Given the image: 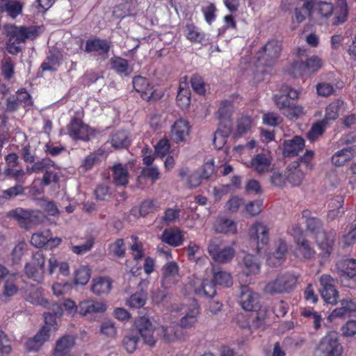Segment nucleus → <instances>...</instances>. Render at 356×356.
Returning <instances> with one entry per match:
<instances>
[{"mask_svg":"<svg viewBox=\"0 0 356 356\" xmlns=\"http://www.w3.org/2000/svg\"><path fill=\"white\" fill-rule=\"evenodd\" d=\"M57 268L60 275L67 277L70 275L68 262L59 261L55 254H51L49 258L46 260L43 252L37 251L32 254L31 261L26 263L24 273L29 278L40 282L44 280L45 272L49 275H53Z\"/></svg>","mask_w":356,"mask_h":356,"instance_id":"1","label":"nucleus"},{"mask_svg":"<svg viewBox=\"0 0 356 356\" xmlns=\"http://www.w3.org/2000/svg\"><path fill=\"white\" fill-rule=\"evenodd\" d=\"M134 325L144 342L149 346L154 345L157 337H162L166 341H172L179 337L175 330V326L156 327L145 316L136 319Z\"/></svg>","mask_w":356,"mask_h":356,"instance_id":"2","label":"nucleus"},{"mask_svg":"<svg viewBox=\"0 0 356 356\" xmlns=\"http://www.w3.org/2000/svg\"><path fill=\"white\" fill-rule=\"evenodd\" d=\"M184 316L179 320V326L184 328L191 327L198 321L200 307L198 303L193 300L188 306L181 303H173L168 309L166 318L172 323H177L180 315Z\"/></svg>","mask_w":356,"mask_h":356,"instance_id":"3","label":"nucleus"},{"mask_svg":"<svg viewBox=\"0 0 356 356\" xmlns=\"http://www.w3.org/2000/svg\"><path fill=\"white\" fill-rule=\"evenodd\" d=\"M309 211H304L302 218H307L306 220L307 229L314 235L316 242L321 250L320 254L323 258L326 259L329 257L332 251L334 237L331 234H325L321 229L320 220L316 218H309Z\"/></svg>","mask_w":356,"mask_h":356,"instance_id":"4","label":"nucleus"},{"mask_svg":"<svg viewBox=\"0 0 356 356\" xmlns=\"http://www.w3.org/2000/svg\"><path fill=\"white\" fill-rule=\"evenodd\" d=\"M6 32L9 37L6 49L11 54H17L21 50L19 44L24 42L26 39L35 38L38 35L39 28L17 26L12 24L6 26Z\"/></svg>","mask_w":356,"mask_h":356,"instance_id":"5","label":"nucleus"},{"mask_svg":"<svg viewBox=\"0 0 356 356\" xmlns=\"http://www.w3.org/2000/svg\"><path fill=\"white\" fill-rule=\"evenodd\" d=\"M343 347L339 343L336 334L329 332L318 342L314 356H341Z\"/></svg>","mask_w":356,"mask_h":356,"instance_id":"6","label":"nucleus"},{"mask_svg":"<svg viewBox=\"0 0 356 356\" xmlns=\"http://www.w3.org/2000/svg\"><path fill=\"white\" fill-rule=\"evenodd\" d=\"M296 282L297 277L293 273L280 275L266 284L264 291L270 294L289 292L294 287Z\"/></svg>","mask_w":356,"mask_h":356,"instance_id":"7","label":"nucleus"},{"mask_svg":"<svg viewBox=\"0 0 356 356\" xmlns=\"http://www.w3.org/2000/svg\"><path fill=\"white\" fill-rule=\"evenodd\" d=\"M323 66V60L317 56H312L305 62H295L290 73L294 76H311L316 73Z\"/></svg>","mask_w":356,"mask_h":356,"instance_id":"8","label":"nucleus"},{"mask_svg":"<svg viewBox=\"0 0 356 356\" xmlns=\"http://www.w3.org/2000/svg\"><path fill=\"white\" fill-rule=\"evenodd\" d=\"M319 13L325 17H328L332 13H334V24H339L344 22L348 16V3L346 0H338L334 8L331 3L321 2L318 5Z\"/></svg>","mask_w":356,"mask_h":356,"instance_id":"9","label":"nucleus"},{"mask_svg":"<svg viewBox=\"0 0 356 356\" xmlns=\"http://www.w3.org/2000/svg\"><path fill=\"white\" fill-rule=\"evenodd\" d=\"M250 241L254 243L258 253L264 248L269 242V228L264 223L257 221L249 228Z\"/></svg>","mask_w":356,"mask_h":356,"instance_id":"10","label":"nucleus"},{"mask_svg":"<svg viewBox=\"0 0 356 356\" xmlns=\"http://www.w3.org/2000/svg\"><path fill=\"white\" fill-rule=\"evenodd\" d=\"M8 216L18 221L20 225L29 229L42 221V214L39 211H27L21 208L10 211Z\"/></svg>","mask_w":356,"mask_h":356,"instance_id":"11","label":"nucleus"},{"mask_svg":"<svg viewBox=\"0 0 356 356\" xmlns=\"http://www.w3.org/2000/svg\"><path fill=\"white\" fill-rule=\"evenodd\" d=\"M208 251L212 259L220 264L230 262L235 255V249L232 246L220 248L218 238L212 239L208 246Z\"/></svg>","mask_w":356,"mask_h":356,"instance_id":"12","label":"nucleus"},{"mask_svg":"<svg viewBox=\"0 0 356 356\" xmlns=\"http://www.w3.org/2000/svg\"><path fill=\"white\" fill-rule=\"evenodd\" d=\"M133 86L135 90L140 94L143 99L150 101L157 100L162 96V91L158 86H152L145 78L138 76L134 79Z\"/></svg>","mask_w":356,"mask_h":356,"instance_id":"13","label":"nucleus"},{"mask_svg":"<svg viewBox=\"0 0 356 356\" xmlns=\"http://www.w3.org/2000/svg\"><path fill=\"white\" fill-rule=\"evenodd\" d=\"M274 101L277 108L289 119H294L305 114L304 107L299 104H291L286 97L275 95Z\"/></svg>","mask_w":356,"mask_h":356,"instance_id":"14","label":"nucleus"},{"mask_svg":"<svg viewBox=\"0 0 356 356\" xmlns=\"http://www.w3.org/2000/svg\"><path fill=\"white\" fill-rule=\"evenodd\" d=\"M282 48L280 42L276 40L268 42L257 54L258 62L261 65H270L277 58Z\"/></svg>","mask_w":356,"mask_h":356,"instance_id":"15","label":"nucleus"},{"mask_svg":"<svg viewBox=\"0 0 356 356\" xmlns=\"http://www.w3.org/2000/svg\"><path fill=\"white\" fill-rule=\"evenodd\" d=\"M188 287L192 288L194 293L202 298H211L216 294V285L209 278L194 277L188 283Z\"/></svg>","mask_w":356,"mask_h":356,"instance_id":"16","label":"nucleus"},{"mask_svg":"<svg viewBox=\"0 0 356 356\" xmlns=\"http://www.w3.org/2000/svg\"><path fill=\"white\" fill-rule=\"evenodd\" d=\"M238 266L242 275L245 276L248 280L246 282L251 281V277L257 275L261 270V263L258 259L251 254H247L243 259L238 263Z\"/></svg>","mask_w":356,"mask_h":356,"instance_id":"17","label":"nucleus"},{"mask_svg":"<svg viewBox=\"0 0 356 356\" xmlns=\"http://www.w3.org/2000/svg\"><path fill=\"white\" fill-rule=\"evenodd\" d=\"M107 309L105 302L95 299H87L79 302L78 313L81 316L90 317L94 314L104 313Z\"/></svg>","mask_w":356,"mask_h":356,"instance_id":"18","label":"nucleus"},{"mask_svg":"<svg viewBox=\"0 0 356 356\" xmlns=\"http://www.w3.org/2000/svg\"><path fill=\"white\" fill-rule=\"evenodd\" d=\"M321 285V295L324 301L332 305L337 303L339 293L333 283L334 280L329 275H323L320 277Z\"/></svg>","mask_w":356,"mask_h":356,"instance_id":"19","label":"nucleus"},{"mask_svg":"<svg viewBox=\"0 0 356 356\" xmlns=\"http://www.w3.org/2000/svg\"><path fill=\"white\" fill-rule=\"evenodd\" d=\"M239 304L247 311H256L259 307V296L247 286L241 288Z\"/></svg>","mask_w":356,"mask_h":356,"instance_id":"20","label":"nucleus"},{"mask_svg":"<svg viewBox=\"0 0 356 356\" xmlns=\"http://www.w3.org/2000/svg\"><path fill=\"white\" fill-rule=\"evenodd\" d=\"M354 312H356V301L346 297L340 300L339 307L332 311L327 316V320L333 322L338 318H344Z\"/></svg>","mask_w":356,"mask_h":356,"instance_id":"21","label":"nucleus"},{"mask_svg":"<svg viewBox=\"0 0 356 356\" xmlns=\"http://www.w3.org/2000/svg\"><path fill=\"white\" fill-rule=\"evenodd\" d=\"M191 133L189 122L184 118L177 120L171 127V137L176 143L185 142Z\"/></svg>","mask_w":356,"mask_h":356,"instance_id":"22","label":"nucleus"},{"mask_svg":"<svg viewBox=\"0 0 356 356\" xmlns=\"http://www.w3.org/2000/svg\"><path fill=\"white\" fill-rule=\"evenodd\" d=\"M52 312L44 313V325L42 327H45L52 334H55L58 329L57 318L63 315V309L60 305L56 303L50 305Z\"/></svg>","mask_w":356,"mask_h":356,"instance_id":"23","label":"nucleus"},{"mask_svg":"<svg viewBox=\"0 0 356 356\" xmlns=\"http://www.w3.org/2000/svg\"><path fill=\"white\" fill-rule=\"evenodd\" d=\"M44 289L38 286L31 285L25 291L24 298L26 301L35 305L49 308L50 302L43 296Z\"/></svg>","mask_w":356,"mask_h":356,"instance_id":"24","label":"nucleus"},{"mask_svg":"<svg viewBox=\"0 0 356 356\" xmlns=\"http://www.w3.org/2000/svg\"><path fill=\"white\" fill-rule=\"evenodd\" d=\"M179 266L175 261L168 262L163 268L162 285L165 288H169L179 282Z\"/></svg>","mask_w":356,"mask_h":356,"instance_id":"25","label":"nucleus"},{"mask_svg":"<svg viewBox=\"0 0 356 356\" xmlns=\"http://www.w3.org/2000/svg\"><path fill=\"white\" fill-rule=\"evenodd\" d=\"M68 133L71 138L74 140H88L92 134L91 129L88 125L84 124L79 120L74 119L68 126Z\"/></svg>","mask_w":356,"mask_h":356,"instance_id":"26","label":"nucleus"},{"mask_svg":"<svg viewBox=\"0 0 356 356\" xmlns=\"http://www.w3.org/2000/svg\"><path fill=\"white\" fill-rule=\"evenodd\" d=\"M245 165L247 167L253 169L257 173L263 174L270 170L271 158L264 154H258Z\"/></svg>","mask_w":356,"mask_h":356,"instance_id":"27","label":"nucleus"},{"mask_svg":"<svg viewBox=\"0 0 356 356\" xmlns=\"http://www.w3.org/2000/svg\"><path fill=\"white\" fill-rule=\"evenodd\" d=\"M74 338L70 335H65L58 339L55 344L52 356H74L70 353L74 346Z\"/></svg>","mask_w":356,"mask_h":356,"instance_id":"28","label":"nucleus"},{"mask_svg":"<svg viewBox=\"0 0 356 356\" xmlns=\"http://www.w3.org/2000/svg\"><path fill=\"white\" fill-rule=\"evenodd\" d=\"M113 285V280L106 276H99L92 279L91 282V291L97 295L102 296L110 293Z\"/></svg>","mask_w":356,"mask_h":356,"instance_id":"29","label":"nucleus"},{"mask_svg":"<svg viewBox=\"0 0 356 356\" xmlns=\"http://www.w3.org/2000/svg\"><path fill=\"white\" fill-rule=\"evenodd\" d=\"M287 250L286 241L282 238H279L277 241L275 252L269 255L266 259L268 265L273 267L281 265L285 259Z\"/></svg>","mask_w":356,"mask_h":356,"instance_id":"30","label":"nucleus"},{"mask_svg":"<svg viewBox=\"0 0 356 356\" xmlns=\"http://www.w3.org/2000/svg\"><path fill=\"white\" fill-rule=\"evenodd\" d=\"M305 141L300 136H295L293 139L287 140L283 144V154L285 156H292L298 154L303 149Z\"/></svg>","mask_w":356,"mask_h":356,"instance_id":"31","label":"nucleus"},{"mask_svg":"<svg viewBox=\"0 0 356 356\" xmlns=\"http://www.w3.org/2000/svg\"><path fill=\"white\" fill-rule=\"evenodd\" d=\"M23 3L17 0H0V11L6 12L13 19L22 13Z\"/></svg>","mask_w":356,"mask_h":356,"instance_id":"32","label":"nucleus"},{"mask_svg":"<svg viewBox=\"0 0 356 356\" xmlns=\"http://www.w3.org/2000/svg\"><path fill=\"white\" fill-rule=\"evenodd\" d=\"M337 273L350 279L356 277V259H346L337 264Z\"/></svg>","mask_w":356,"mask_h":356,"instance_id":"33","label":"nucleus"},{"mask_svg":"<svg viewBox=\"0 0 356 356\" xmlns=\"http://www.w3.org/2000/svg\"><path fill=\"white\" fill-rule=\"evenodd\" d=\"M184 233L179 229H168L164 230L161 239L165 243L177 247L182 244Z\"/></svg>","mask_w":356,"mask_h":356,"instance_id":"34","label":"nucleus"},{"mask_svg":"<svg viewBox=\"0 0 356 356\" xmlns=\"http://www.w3.org/2000/svg\"><path fill=\"white\" fill-rule=\"evenodd\" d=\"M213 228L216 232L222 234H236L237 223L229 218L220 217L216 219Z\"/></svg>","mask_w":356,"mask_h":356,"instance_id":"35","label":"nucleus"},{"mask_svg":"<svg viewBox=\"0 0 356 356\" xmlns=\"http://www.w3.org/2000/svg\"><path fill=\"white\" fill-rule=\"evenodd\" d=\"M343 110L344 103L343 101L339 99L334 101L325 108V118L322 120H325V123L328 125L329 122L337 119L339 113Z\"/></svg>","mask_w":356,"mask_h":356,"instance_id":"36","label":"nucleus"},{"mask_svg":"<svg viewBox=\"0 0 356 356\" xmlns=\"http://www.w3.org/2000/svg\"><path fill=\"white\" fill-rule=\"evenodd\" d=\"M288 176L289 181L293 186H299L304 177L305 172L301 168V165L299 162H293L288 166Z\"/></svg>","mask_w":356,"mask_h":356,"instance_id":"37","label":"nucleus"},{"mask_svg":"<svg viewBox=\"0 0 356 356\" xmlns=\"http://www.w3.org/2000/svg\"><path fill=\"white\" fill-rule=\"evenodd\" d=\"M301 7L296 8L295 10L293 24L296 22L297 24L302 22L307 17L310 15L311 10L314 4V0H302Z\"/></svg>","mask_w":356,"mask_h":356,"instance_id":"38","label":"nucleus"},{"mask_svg":"<svg viewBox=\"0 0 356 356\" xmlns=\"http://www.w3.org/2000/svg\"><path fill=\"white\" fill-rule=\"evenodd\" d=\"M354 158L352 148H343L335 152L332 157V163L335 166H342Z\"/></svg>","mask_w":356,"mask_h":356,"instance_id":"39","label":"nucleus"},{"mask_svg":"<svg viewBox=\"0 0 356 356\" xmlns=\"http://www.w3.org/2000/svg\"><path fill=\"white\" fill-rule=\"evenodd\" d=\"M223 129L218 128L213 138V145L217 149H221L227 143V138L231 133V127L229 121H225Z\"/></svg>","mask_w":356,"mask_h":356,"instance_id":"40","label":"nucleus"},{"mask_svg":"<svg viewBox=\"0 0 356 356\" xmlns=\"http://www.w3.org/2000/svg\"><path fill=\"white\" fill-rule=\"evenodd\" d=\"M113 179L116 185L124 186L128 184L129 175L127 169L122 164H115L113 168Z\"/></svg>","mask_w":356,"mask_h":356,"instance_id":"41","label":"nucleus"},{"mask_svg":"<svg viewBox=\"0 0 356 356\" xmlns=\"http://www.w3.org/2000/svg\"><path fill=\"white\" fill-rule=\"evenodd\" d=\"M179 177L185 180L190 187L198 186L202 181V175L197 171L191 172L187 168H182L179 171Z\"/></svg>","mask_w":356,"mask_h":356,"instance_id":"42","label":"nucleus"},{"mask_svg":"<svg viewBox=\"0 0 356 356\" xmlns=\"http://www.w3.org/2000/svg\"><path fill=\"white\" fill-rule=\"evenodd\" d=\"M109 50V45L106 40L94 39L86 42L85 51L86 52L96 51L99 54H105Z\"/></svg>","mask_w":356,"mask_h":356,"instance_id":"43","label":"nucleus"},{"mask_svg":"<svg viewBox=\"0 0 356 356\" xmlns=\"http://www.w3.org/2000/svg\"><path fill=\"white\" fill-rule=\"evenodd\" d=\"M301 314L308 319V322L312 324L315 330L321 328L323 318L319 312L314 311L313 309L305 308L302 310Z\"/></svg>","mask_w":356,"mask_h":356,"instance_id":"44","label":"nucleus"},{"mask_svg":"<svg viewBox=\"0 0 356 356\" xmlns=\"http://www.w3.org/2000/svg\"><path fill=\"white\" fill-rule=\"evenodd\" d=\"M91 277V270L86 266H81L74 273V284L75 285H86Z\"/></svg>","mask_w":356,"mask_h":356,"instance_id":"45","label":"nucleus"},{"mask_svg":"<svg viewBox=\"0 0 356 356\" xmlns=\"http://www.w3.org/2000/svg\"><path fill=\"white\" fill-rule=\"evenodd\" d=\"M344 202L343 196L337 195L331 199L328 203V213L330 218L334 219L342 213L341 209Z\"/></svg>","mask_w":356,"mask_h":356,"instance_id":"46","label":"nucleus"},{"mask_svg":"<svg viewBox=\"0 0 356 356\" xmlns=\"http://www.w3.org/2000/svg\"><path fill=\"white\" fill-rule=\"evenodd\" d=\"M111 143L115 149L127 147L130 143L128 133L126 131L115 133L111 137Z\"/></svg>","mask_w":356,"mask_h":356,"instance_id":"47","label":"nucleus"},{"mask_svg":"<svg viewBox=\"0 0 356 356\" xmlns=\"http://www.w3.org/2000/svg\"><path fill=\"white\" fill-rule=\"evenodd\" d=\"M339 243L343 248L352 247L356 243V225H352L348 232L341 235Z\"/></svg>","mask_w":356,"mask_h":356,"instance_id":"48","label":"nucleus"},{"mask_svg":"<svg viewBox=\"0 0 356 356\" xmlns=\"http://www.w3.org/2000/svg\"><path fill=\"white\" fill-rule=\"evenodd\" d=\"M17 277L14 275H8L6 279L3 287V297L9 298L15 296L18 291L16 284Z\"/></svg>","mask_w":356,"mask_h":356,"instance_id":"49","label":"nucleus"},{"mask_svg":"<svg viewBox=\"0 0 356 356\" xmlns=\"http://www.w3.org/2000/svg\"><path fill=\"white\" fill-rule=\"evenodd\" d=\"M253 124V120L249 117H241L237 121L236 127L234 131L235 136H241L243 134L248 133Z\"/></svg>","mask_w":356,"mask_h":356,"instance_id":"50","label":"nucleus"},{"mask_svg":"<svg viewBox=\"0 0 356 356\" xmlns=\"http://www.w3.org/2000/svg\"><path fill=\"white\" fill-rule=\"evenodd\" d=\"M213 280L216 284L225 287H229L232 285V277L230 273L223 270H213Z\"/></svg>","mask_w":356,"mask_h":356,"instance_id":"51","label":"nucleus"},{"mask_svg":"<svg viewBox=\"0 0 356 356\" xmlns=\"http://www.w3.org/2000/svg\"><path fill=\"white\" fill-rule=\"evenodd\" d=\"M51 236V231L46 229L33 234L31 236V243L35 248H42L46 245Z\"/></svg>","mask_w":356,"mask_h":356,"instance_id":"52","label":"nucleus"},{"mask_svg":"<svg viewBox=\"0 0 356 356\" xmlns=\"http://www.w3.org/2000/svg\"><path fill=\"white\" fill-rule=\"evenodd\" d=\"M217 8L214 3H207L201 8V12L204 16V19L209 24H211L217 17Z\"/></svg>","mask_w":356,"mask_h":356,"instance_id":"53","label":"nucleus"},{"mask_svg":"<svg viewBox=\"0 0 356 356\" xmlns=\"http://www.w3.org/2000/svg\"><path fill=\"white\" fill-rule=\"evenodd\" d=\"M298 243L299 247L296 252V256L298 258L310 259L314 255V251L310 247L307 241L302 239L298 241Z\"/></svg>","mask_w":356,"mask_h":356,"instance_id":"54","label":"nucleus"},{"mask_svg":"<svg viewBox=\"0 0 356 356\" xmlns=\"http://www.w3.org/2000/svg\"><path fill=\"white\" fill-rule=\"evenodd\" d=\"M147 296L143 291L136 293L131 296L127 300V304L133 308H140L146 302Z\"/></svg>","mask_w":356,"mask_h":356,"instance_id":"55","label":"nucleus"},{"mask_svg":"<svg viewBox=\"0 0 356 356\" xmlns=\"http://www.w3.org/2000/svg\"><path fill=\"white\" fill-rule=\"evenodd\" d=\"M328 125L325 123V120H321L318 122L314 123L310 131L307 134L308 139L311 142L315 141V140L323 133L324 132V130L325 127H327Z\"/></svg>","mask_w":356,"mask_h":356,"instance_id":"56","label":"nucleus"},{"mask_svg":"<svg viewBox=\"0 0 356 356\" xmlns=\"http://www.w3.org/2000/svg\"><path fill=\"white\" fill-rule=\"evenodd\" d=\"M72 289V284L65 281L63 282H54L51 286L53 294L56 296L68 293Z\"/></svg>","mask_w":356,"mask_h":356,"instance_id":"57","label":"nucleus"},{"mask_svg":"<svg viewBox=\"0 0 356 356\" xmlns=\"http://www.w3.org/2000/svg\"><path fill=\"white\" fill-rule=\"evenodd\" d=\"M26 250V244L24 241L19 242L14 247L10 254V259L13 264H17L20 262Z\"/></svg>","mask_w":356,"mask_h":356,"instance_id":"58","label":"nucleus"},{"mask_svg":"<svg viewBox=\"0 0 356 356\" xmlns=\"http://www.w3.org/2000/svg\"><path fill=\"white\" fill-rule=\"evenodd\" d=\"M101 333L107 338L114 339L117 336V328L112 321H106L101 325Z\"/></svg>","mask_w":356,"mask_h":356,"instance_id":"59","label":"nucleus"},{"mask_svg":"<svg viewBox=\"0 0 356 356\" xmlns=\"http://www.w3.org/2000/svg\"><path fill=\"white\" fill-rule=\"evenodd\" d=\"M111 67L118 73H126L128 70L127 60L120 58L114 57L110 60Z\"/></svg>","mask_w":356,"mask_h":356,"instance_id":"60","label":"nucleus"},{"mask_svg":"<svg viewBox=\"0 0 356 356\" xmlns=\"http://www.w3.org/2000/svg\"><path fill=\"white\" fill-rule=\"evenodd\" d=\"M233 110V106L230 101L225 100L221 102L218 111V115L220 120H227L229 118Z\"/></svg>","mask_w":356,"mask_h":356,"instance_id":"61","label":"nucleus"},{"mask_svg":"<svg viewBox=\"0 0 356 356\" xmlns=\"http://www.w3.org/2000/svg\"><path fill=\"white\" fill-rule=\"evenodd\" d=\"M42 346L43 345L33 336V337L29 338L25 342V351L27 354L38 353Z\"/></svg>","mask_w":356,"mask_h":356,"instance_id":"62","label":"nucleus"},{"mask_svg":"<svg viewBox=\"0 0 356 356\" xmlns=\"http://www.w3.org/2000/svg\"><path fill=\"white\" fill-rule=\"evenodd\" d=\"M177 102L181 108H186L191 102L190 90H183L182 92H178L177 96Z\"/></svg>","mask_w":356,"mask_h":356,"instance_id":"63","label":"nucleus"},{"mask_svg":"<svg viewBox=\"0 0 356 356\" xmlns=\"http://www.w3.org/2000/svg\"><path fill=\"white\" fill-rule=\"evenodd\" d=\"M243 204V199L236 196H233L227 202L225 209L231 213H235Z\"/></svg>","mask_w":356,"mask_h":356,"instance_id":"64","label":"nucleus"}]
</instances>
